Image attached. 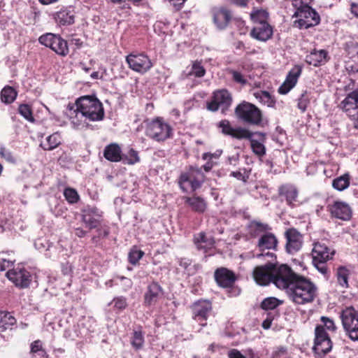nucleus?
Returning <instances> with one entry per match:
<instances>
[{
	"instance_id": "1",
	"label": "nucleus",
	"mask_w": 358,
	"mask_h": 358,
	"mask_svg": "<svg viewBox=\"0 0 358 358\" xmlns=\"http://www.w3.org/2000/svg\"><path fill=\"white\" fill-rule=\"evenodd\" d=\"M74 128L84 127L87 121H99L104 117L101 102L95 96H84L74 103H69L64 111Z\"/></svg>"
},
{
	"instance_id": "2",
	"label": "nucleus",
	"mask_w": 358,
	"mask_h": 358,
	"mask_svg": "<svg viewBox=\"0 0 358 358\" xmlns=\"http://www.w3.org/2000/svg\"><path fill=\"white\" fill-rule=\"evenodd\" d=\"M286 293L295 304L304 305L315 300L317 287L310 279L298 274Z\"/></svg>"
},
{
	"instance_id": "3",
	"label": "nucleus",
	"mask_w": 358,
	"mask_h": 358,
	"mask_svg": "<svg viewBox=\"0 0 358 358\" xmlns=\"http://www.w3.org/2000/svg\"><path fill=\"white\" fill-rule=\"evenodd\" d=\"M310 0H292V5L296 9L294 16L297 20L295 25L299 29H308L319 24V14L309 6Z\"/></svg>"
},
{
	"instance_id": "4",
	"label": "nucleus",
	"mask_w": 358,
	"mask_h": 358,
	"mask_svg": "<svg viewBox=\"0 0 358 358\" xmlns=\"http://www.w3.org/2000/svg\"><path fill=\"white\" fill-rule=\"evenodd\" d=\"M145 135L152 140L162 143L173 136V129L162 117H156L146 124Z\"/></svg>"
},
{
	"instance_id": "5",
	"label": "nucleus",
	"mask_w": 358,
	"mask_h": 358,
	"mask_svg": "<svg viewBox=\"0 0 358 358\" xmlns=\"http://www.w3.org/2000/svg\"><path fill=\"white\" fill-rule=\"evenodd\" d=\"M235 113L238 119L252 125H259L262 121L261 110L254 104L243 102L235 109Z\"/></svg>"
},
{
	"instance_id": "6",
	"label": "nucleus",
	"mask_w": 358,
	"mask_h": 358,
	"mask_svg": "<svg viewBox=\"0 0 358 358\" xmlns=\"http://www.w3.org/2000/svg\"><path fill=\"white\" fill-rule=\"evenodd\" d=\"M297 275L298 274L293 272L288 266L282 264L279 266H276L275 263H273L271 282L278 288L285 289L287 292L291 283L295 280Z\"/></svg>"
},
{
	"instance_id": "7",
	"label": "nucleus",
	"mask_w": 358,
	"mask_h": 358,
	"mask_svg": "<svg viewBox=\"0 0 358 358\" xmlns=\"http://www.w3.org/2000/svg\"><path fill=\"white\" fill-rule=\"evenodd\" d=\"M341 321L345 334L353 341H358V312L352 306L342 311Z\"/></svg>"
},
{
	"instance_id": "8",
	"label": "nucleus",
	"mask_w": 358,
	"mask_h": 358,
	"mask_svg": "<svg viewBox=\"0 0 358 358\" xmlns=\"http://www.w3.org/2000/svg\"><path fill=\"white\" fill-rule=\"evenodd\" d=\"M315 343L313 348L318 358L329 352L332 348V342L322 325H317L315 329Z\"/></svg>"
},
{
	"instance_id": "9",
	"label": "nucleus",
	"mask_w": 358,
	"mask_h": 358,
	"mask_svg": "<svg viewBox=\"0 0 358 358\" xmlns=\"http://www.w3.org/2000/svg\"><path fill=\"white\" fill-rule=\"evenodd\" d=\"M232 98L227 90H220L214 92L211 101L207 103V108L213 112L221 109L224 113L231 105Z\"/></svg>"
},
{
	"instance_id": "10",
	"label": "nucleus",
	"mask_w": 358,
	"mask_h": 358,
	"mask_svg": "<svg viewBox=\"0 0 358 358\" xmlns=\"http://www.w3.org/2000/svg\"><path fill=\"white\" fill-rule=\"evenodd\" d=\"M126 61L131 69L141 73L147 72L152 66L150 59L143 53H131L127 56Z\"/></svg>"
},
{
	"instance_id": "11",
	"label": "nucleus",
	"mask_w": 358,
	"mask_h": 358,
	"mask_svg": "<svg viewBox=\"0 0 358 358\" xmlns=\"http://www.w3.org/2000/svg\"><path fill=\"white\" fill-rule=\"evenodd\" d=\"M6 276L15 286L20 288L28 287L32 280L30 272L20 266L9 270L6 273Z\"/></svg>"
},
{
	"instance_id": "12",
	"label": "nucleus",
	"mask_w": 358,
	"mask_h": 358,
	"mask_svg": "<svg viewBox=\"0 0 358 358\" xmlns=\"http://www.w3.org/2000/svg\"><path fill=\"white\" fill-rule=\"evenodd\" d=\"M102 212L95 206H87L82 210V221L90 229L97 228L101 222Z\"/></svg>"
},
{
	"instance_id": "13",
	"label": "nucleus",
	"mask_w": 358,
	"mask_h": 358,
	"mask_svg": "<svg viewBox=\"0 0 358 358\" xmlns=\"http://www.w3.org/2000/svg\"><path fill=\"white\" fill-rule=\"evenodd\" d=\"M286 238L285 249L289 254H295L302 247L303 236L295 229L291 228L287 229L285 233Z\"/></svg>"
},
{
	"instance_id": "14",
	"label": "nucleus",
	"mask_w": 358,
	"mask_h": 358,
	"mask_svg": "<svg viewBox=\"0 0 358 358\" xmlns=\"http://www.w3.org/2000/svg\"><path fill=\"white\" fill-rule=\"evenodd\" d=\"M212 310L211 303L208 301H198L192 306L193 318L199 322L201 326H205L208 317Z\"/></svg>"
},
{
	"instance_id": "15",
	"label": "nucleus",
	"mask_w": 358,
	"mask_h": 358,
	"mask_svg": "<svg viewBox=\"0 0 358 358\" xmlns=\"http://www.w3.org/2000/svg\"><path fill=\"white\" fill-rule=\"evenodd\" d=\"M273 268V262H268L264 265L255 267L253 271V278L255 282L262 286L271 282Z\"/></svg>"
},
{
	"instance_id": "16",
	"label": "nucleus",
	"mask_w": 358,
	"mask_h": 358,
	"mask_svg": "<svg viewBox=\"0 0 358 358\" xmlns=\"http://www.w3.org/2000/svg\"><path fill=\"white\" fill-rule=\"evenodd\" d=\"M203 182V176L200 175L199 178H195L192 173H183L179 178V185L183 192H188L189 189L192 191L201 187Z\"/></svg>"
},
{
	"instance_id": "17",
	"label": "nucleus",
	"mask_w": 358,
	"mask_h": 358,
	"mask_svg": "<svg viewBox=\"0 0 358 358\" xmlns=\"http://www.w3.org/2000/svg\"><path fill=\"white\" fill-rule=\"evenodd\" d=\"M212 14L214 24L220 30L225 29L232 17L231 11L225 7L213 8Z\"/></svg>"
},
{
	"instance_id": "18",
	"label": "nucleus",
	"mask_w": 358,
	"mask_h": 358,
	"mask_svg": "<svg viewBox=\"0 0 358 358\" xmlns=\"http://www.w3.org/2000/svg\"><path fill=\"white\" fill-rule=\"evenodd\" d=\"M302 67L295 65L287 73L285 80L278 88L280 94H287L296 84L298 78L301 74Z\"/></svg>"
},
{
	"instance_id": "19",
	"label": "nucleus",
	"mask_w": 358,
	"mask_h": 358,
	"mask_svg": "<svg viewBox=\"0 0 358 358\" xmlns=\"http://www.w3.org/2000/svg\"><path fill=\"white\" fill-rule=\"evenodd\" d=\"M335 250L324 243H316L312 250L313 262H327L333 259Z\"/></svg>"
},
{
	"instance_id": "20",
	"label": "nucleus",
	"mask_w": 358,
	"mask_h": 358,
	"mask_svg": "<svg viewBox=\"0 0 358 358\" xmlns=\"http://www.w3.org/2000/svg\"><path fill=\"white\" fill-rule=\"evenodd\" d=\"M338 108L348 116L358 111V89L347 94L345 98L339 103Z\"/></svg>"
},
{
	"instance_id": "21",
	"label": "nucleus",
	"mask_w": 358,
	"mask_h": 358,
	"mask_svg": "<svg viewBox=\"0 0 358 358\" xmlns=\"http://www.w3.org/2000/svg\"><path fill=\"white\" fill-rule=\"evenodd\" d=\"M250 137L244 138L250 141V145L252 152L259 157H262L266 154V148L264 145L265 141V134L262 132H251L249 131Z\"/></svg>"
},
{
	"instance_id": "22",
	"label": "nucleus",
	"mask_w": 358,
	"mask_h": 358,
	"mask_svg": "<svg viewBox=\"0 0 358 358\" xmlns=\"http://www.w3.org/2000/svg\"><path fill=\"white\" fill-rule=\"evenodd\" d=\"M214 275L216 282L222 287H232L236 279L234 272L223 267L217 268Z\"/></svg>"
},
{
	"instance_id": "23",
	"label": "nucleus",
	"mask_w": 358,
	"mask_h": 358,
	"mask_svg": "<svg viewBox=\"0 0 358 358\" xmlns=\"http://www.w3.org/2000/svg\"><path fill=\"white\" fill-rule=\"evenodd\" d=\"M273 34V27L269 23H261L254 26L250 35L257 41L266 42L271 38Z\"/></svg>"
},
{
	"instance_id": "24",
	"label": "nucleus",
	"mask_w": 358,
	"mask_h": 358,
	"mask_svg": "<svg viewBox=\"0 0 358 358\" xmlns=\"http://www.w3.org/2000/svg\"><path fill=\"white\" fill-rule=\"evenodd\" d=\"M219 127L221 128L222 132L224 134L237 139H243L244 138L250 137L249 131L248 129L241 127L234 128L227 120L220 122Z\"/></svg>"
},
{
	"instance_id": "25",
	"label": "nucleus",
	"mask_w": 358,
	"mask_h": 358,
	"mask_svg": "<svg viewBox=\"0 0 358 358\" xmlns=\"http://www.w3.org/2000/svg\"><path fill=\"white\" fill-rule=\"evenodd\" d=\"M329 210L332 216L342 220H349L352 216L351 208L343 201H335L330 206Z\"/></svg>"
},
{
	"instance_id": "26",
	"label": "nucleus",
	"mask_w": 358,
	"mask_h": 358,
	"mask_svg": "<svg viewBox=\"0 0 358 358\" xmlns=\"http://www.w3.org/2000/svg\"><path fill=\"white\" fill-rule=\"evenodd\" d=\"M163 292L161 286L155 282H152L148 286V289L144 296V303L147 306H150L157 303L162 296Z\"/></svg>"
},
{
	"instance_id": "27",
	"label": "nucleus",
	"mask_w": 358,
	"mask_h": 358,
	"mask_svg": "<svg viewBox=\"0 0 358 358\" xmlns=\"http://www.w3.org/2000/svg\"><path fill=\"white\" fill-rule=\"evenodd\" d=\"M328 52L325 50H312L306 57V62L314 66H319L324 64L328 61Z\"/></svg>"
},
{
	"instance_id": "28",
	"label": "nucleus",
	"mask_w": 358,
	"mask_h": 358,
	"mask_svg": "<svg viewBox=\"0 0 358 358\" xmlns=\"http://www.w3.org/2000/svg\"><path fill=\"white\" fill-rule=\"evenodd\" d=\"M278 241L276 236L273 233H265L260 236L258 242L257 248L261 251L265 250H276Z\"/></svg>"
},
{
	"instance_id": "29",
	"label": "nucleus",
	"mask_w": 358,
	"mask_h": 358,
	"mask_svg": "<svg viewBox=\"0 0 358 358\" xmlns=\"http://www.w3.org/2000/svg\"><path fill=\"white\" fill-rule=\"evenodd\" d=\"M194 242L198 250L206 252L214 247L215 240L210 235H206L204 232H200L194 237Z\"/></svg>"
},
{
	"instance_id": "30",
	"label": "nucleus",
	"mask_w": 358,
	"mask_h": 358,
	"mask_svg": "<svg viewBox=\"0 0 358 358\" xmlns=\"http://www.w3.org/2000/svg\"><path fill=\"white\" fill-rule=\"evenodd\" d=\"M75 13L71 8H63L55 15L56 22L60 26L70 25L74 22Z\"/></svg>"
},
{
	"instance_id": "31",
	"label": "nucleus",
	"mask_w": 358,
	"mask_h": 358,
	"mask_svg": "<svg viewBox=\"0 0 358 358\" xmlns=\"http://www.w3.org/2000/svg\"><path fill=\"white\" fill-rule=\"evenodd\" d=\"M104 157L113 162H122V155L120 147L116 143L107 145L103 150Z\"/></svg>"
},
{
	"instance_id": "32",
	"label": "nucleus",
	"mask_w": 358,
	"mask_h": 358,
	"mask_svg": "<svg viewBox=\"0 0 358 358\" xmlns=\"http://www.w3.org/2000/svg\"><path fill=\"white\" fill-rule=\"evenodd\" d=\"M279 189L280 194L285 197L287 203L289 206L293 205L296 201L298 196V191L296 187L292 185L287 184L282 185Z\"/></svg>"
},
{
	"instance_id": "33",
	"label": "nucleus",
	"mask_w": 358,
	"mask_h": 358,
	"mask_svg": "<svg viewBox=\"0 0 358 358\" xmlns=\"http://www.w3.org/2000/svg\"><path fill=\"white\" fill-rule=\"evenodd\" d=\"M250 15L255 25L269 23V13L266 9L254 8Z\"/></svg>"
},
{
	"instance_id": "34",
	"label": "nucleus",
	"mask_w": 358,
	"mask_h": 358,
	"mask_svg": "<svg viewBox=\"0 0 358 358\" xmlns=\"http://www.w3.org/2000/svg\"><path fill=\"white\" fill-rule=\"evenodd\" d=\"M185 203L192 210L199 213H203L207 207L205 200L199 196L187 197Z\"/></svg>"
},
{
	"instance_id": "35",
	"label": "nucleus",
	"mask_w": 358,
	"mask_h": 358,
	"mask_svg": "<svg viewBox=\"0 0 358 358\" xmlns=\"http://www.w3.org/2000/svg\"><path fill=\"white\" fill-rule=\"evenodd\" d=\"M50 49L61 56H66L69 53L67 42L57 34L55 35L54 43H52Z\"/></svg>"
},
{
	"instance_id": "36",
	"label": "nucleus",
	"mask_w": 358,
	"mask_h": 358,
	"mask_svg": "<svg viewBox=\"0 0 358 358\" xmlns=\"http://www.w3.org/2000/svg\"><path fill=\"white\" fill-rule=\"evenodd\" d=\"M254 96L262 104L269 108H275L276 101L274 96L271 95L268 92L259 90L255 92Z\"/></svg>"
},
{
	"instance_id": "37",
	"label": "nucleus",
	"mask_w": 358,
	"mask_h": 358,
	"mask_svg": "<svg viewBox=\"0 0 358 358\" xmlns=\"http://www.w3.org/2000/svg\"><path fill=\"white\" fill-rule=\"evenodd\" d=\"M0 96L1 102L5 104H10L15 101L17 92L14 87L6 85L1 90Z\"/></svg>"
},
{
	"instance_id": "38",
	"label": "nucleus",
	"mask_w": 358,
	"mask_h": 358,
	"mask_svg": "<svg viewBox=\"0 0 358 358\" xmlns=\"http://www.w3.org/2000/svg\"><path fill=\"white\" fill-rule=\"evenodd\" d=\"M61 143V137L58 133H54L46 138V141L41 143L45 150H52Z\"/></svg>"
},
{
	"instance_id": "39",
	"label": "nucleus",
	"mask_w": 358,
	"mask_h": 358,
	"mask_svg": "<svg viewBox=\"0 0 358 358\" xmlns=\"http://www.w3.org/2000/svg\"><path fill=\"white\" fill-rule=\"evenodd\" d=\"M30 355L31 358H47V353L43 349L42 342L40 340L31 343Z\"/></svg>"
},
{
	"instance_id": "40",
	"label": "nucleus",
	"mask_w": 358,
	"mask_h": 358,
	"mask_svg": "<svg viewBox=\"0 0 358 358\" xmlns=\"http://www.w3.org/2000/svg\"><path fill=\"white\" fill-rule=\"evenodd\" d=\"M350 185V176L348 173H345L332 181L333 187L338 191H343L347 189Z\"/></svg>"
},
{
	"instance_id": "41",
	"label": "nucleus",
	"mask_w": 358,
	"mask_h": 358,
	"mask_svg": "<svg viewBox=\"0 0 358 358\" xmlns=\"http://www.w3.org/2000/svg\"><path fill=\"white\" fill-rule=\"evenodd\" d=\"M131 344L136 350H140L143 348L144 344V334L141 329L134 331Z\"/></svg>"
},
{
	"instance_id": "42",
	"label": "nucleus",
	"mask_w": 358,
	"mask_h": 358,
	"mask_svg": "<svg viewBox=\"0 0 358 358\" xmlns=\"http://www.w3.org/2000/svg\"><path fill=\"white\" fill-rule=\"evenodd\" d=\"M206 69L201 64V62L195 61L192 63L190 70L187 73V76H194L196 78H201L204 76Z\"/></svg>"
},
{
	"instance_id": "43",
	"label": "nucleus",
	"mask_w": 358,
	"mask_h": 358,
	"mask_svg": "<svg viewBox=\"0 0 358 358\" xmlns=\"http://www.w3.org/2000/svg\"><path fill=\"white\" fill-rule=\"evenodd\" d=\"M349 270L344 266H340L336 271L337 280L343 287H348Z\"/></svg>"
},
{
	"instance_id": "44",
	"label": "nucleus",
	"mask_w": 358,
	"mask_h": 358,
	"mask_svg": "<svg viewBox=\"0 0 358 358\" xmlns=\"http://www.w3.org/2000/svg\"><path fill=\"white\" fill-rule=\"evenodd\" d=\"M2 322L0 324V331H3L12 327L16 324V319L10 313L4 311Z\"/></svg>"
},
{
	"instance_id": "45",
	"label": "nucleus",
	"mask_w": 358,
	"mask_h": 358,
	"mask_svg": "<svg viewBox=\"0 0 358 358\" xmlns=\"http://www.w3.org/2000/svg\"><path fill=\"white\" fill-rule=\"evenodd\" d=\"M251 228L253 230V236H261L262 234L269 233L271 229L268 224L258 221H253L251 223Z\"/></svg>"
},
{
	"instance_id": "46",
	"label": "nucleus",
	"mask_w": 358,
	"mask_h": 358,
	"mask_svg": "<svg viewBox=\"0 0 358 358\" xmlns=\"http://www.w3.org/2000/svg\"><path fill=\"white\" fill-rule=\"evenodd\" d=\"M140 161V157L138 155V152L134 150L133 148H131L127 154L122 155V162L124 164H129V165H133L136 163H138Z\"/></svg>"
},
{
	"instance_id": "47",
	"label": "nucleus",
	"mask_w": 358,
	"mask_h": 358,
	"mask_svg": "<svg viewBox=\"0 0 358 358\" xmlns=\"http://www.w3.org/2000/svg\"><path fill=\"white\" fill-rule=\"evenodd\" d=\"M282 303V301L275 297H268L261 303V308L264 310H274Z\"/></svg>"
},
{
	"instance_id": "48",
	"label": "nucleus",
	"mask_w": 358,
	"mask_h": 358,
	"mask_svg": "<svg viewBox=\"0 0 358 358\" xmlns=\"http://www.w3.org/2000/svg\"><path fill=\"white\" fill-rule=\"evenodd\" d=\"M18 113L27 121L34 122L35 120L32 114L31 108L28 104H20L18 107Z\"/></svg>"
},
{
	"instance_id": "49",
	"label": "nucleus",
	"mask_w": 358,
	"mask_h": 358,
	"mask_svg": "<svg viewBox=\"0 0 358 358\" xmlns=\"http://www.w3.org/2000/svg\"><path fill=\"white\" fill-rule=\"evenodd\" d=\"M229 73L231 75V78L234 82L238 83L242 86L245 85L248 83V79L243 73L238 70L230 69Z\"/></svg>"
},
{
	"instance_id": "50",
	"label": "nucleus",
	"mask_w": 358,
	"mask_h": 358,
	"mask_svg": "<svg viewBox=\"0 0 358 358\" xmlns=\"http://www.w3.org/2000/svg\"><path fill=\"white\" fill-rule=\"evenodd\" d=\"M143 251L138 249L136 247H134L131 249L129 253V261L131 264L135 265L143 257Z\"/></svg>"
},
{
	"instance_id": "51",
	"label": "nucleus",
	"mask_w": 358,
	"mask_h": 358,
	"mask_svg": "<svg viewBox=\"0 0 358 358\" xmlns=\"http://www.w3.org/2000/svg\"><path fill=\"white\" fill-rule=\"evenodd\" d=\"M0 156L4 159L6 162L10 164L17 163V157L14 155L13 152L6 147H0Z\"/></svg>"
},
{
	"instance_id": "52",
	"label": "nucleus",
	"mask_w": 358,
	"mask_h": 358,
	"mask_svg": "<svg viewBox=\"0 0 358 358\" xmlns=\"http://www.w3.org/2000/svg\"><path fill=\"white\" fill-rule=\"evenodd\" d=\"M64 196L70 203H76L79 200V195L77 191L71 187L64 189Z\"/></svg>"
},
{
	"instance_id": "53",
	"label": "nucleus",
	"mask_w": 358,
	"mask_h": 358,
	"mask_svg": "<svg viewBox=\"0 0 358 358\" xmlns=\"http://www.w3.org/2000/svg\"><path fill=\"white\" fill-rule=\"evenodd\" d=\"M310 103V94L304 91L298 99V108L301 112H305Z\"/></svg>"
},
{
	"instance_id": "54",
	"label": "nucleus",
	"mask_w": 358,
	"mask_h": 358,
	"mask_svg": "<svg viewBox=\"0 0 358 358\" xmlns=\"http://www.w3.org/2000/svg\"><path fill=\"white\" fill-rule=\"evenodd\" d=\"M320 321L322 322V326H323L324 329L328 330L331 332H334L336 330V324L334 320L329 317L322 316L320 318Z\"/></svg>"
},
{
	"instance_id": "55",
	"label": "nucleus",
	"mask_w": 358,
	"mask_h": 358,
	"mask_svg": "<svg viewBox=\"0 0 358 358\" xmlns=\"http://www.w3.org/2000/svg\"><path fill=\"white\" fill-rule=\"evenodd\" d=\"M55 35L56 34L52 33L43 34L39 37L38 41L41 44L50 48L52 45V43H54Z\"/></svg>"
},
{
	"instance_id": "56",
	"label": "nucleus",
	"mask_w": 358,
	"mask_h": 358,
	"mask_svg": "<svg viewBox=\"0 0 358 358\" xmlns=\"http://www.w3.org/2000/svg\"><path fill=\"white\" fill-rule=\"evenodd\" d=\"M327 262H313L317 270L324 275L326 280H328L330 275V272L326 264Z\"/></svg>"
},
{
	"instance_id": "57",
	"label": "nucleus",
	"mask_w": 358,
	"mask_h": 358,
	"mask_svg": "<svg viewBox=\"0 0 358 358\" xmlns=\"http://www.w3.org/2000/svg\"><path fill=\"white\" fill-rule=\"evenodd\" d=\"M111 303H113L115 308L120 310H124L127 306V299L124 296H118L114 298Z\"/></svg>"
},
{
	"instance_id": "58",
	"label": "nucleus",
	"mask_w": 358,
	"mask_h": 358,
	"mask_svg": "<svg viewBox=\"0 0 358 358\" xmlns=\"http://www.w3.org/2000/svg\"><path fill=\"white\" fill-rule=\"evenodd\" d=\"M98 237L99 238H104L108 236L110 233V229L108 225L103 224L102 222L100 225L96 228Z\"/></svg>"
},
{
	"instance_id": "59",
	"label": "nucleus",
	"mask_w": 358,
	"mask_h": 358,
	"mask_svg": "<svg viewBox=\"0 0 358 358\" xmlns=\"http://www.w3.org/2000/svg\"><path fill=\"white\" fill-rule=\"evenodd\" d=\"M230 176H232L236 178L237 180L243 182L244 183H246L248 182V176L242 175V171H232L230 173Z\"/></svg>"
},
{
	"instance_id": "60",
	"label": "nucleus",
	"mask_w": 358,
	"mask_h": 358,
	"mask_svg": "<svg viewBox=\"0 0 358 358\" xmlns=\"http://www.w3.org/2000/svg\"><path fill=\"white\" fill-rule=\"evenodd\" d=\"M13 266V262L7 260L3 257H0V271H5L6 268Z\"/></svg>"
},
{
	"instance_id": "61",
	"label": "nucleus",
	"mask_w": 358,
	"mask_h": 358,
	"mask_svg": "<svg viewBox=\"0 0 358 358\" xmlns=\"http://www.w3.org/2000/svg\"><path fill=\"white\" fill-rule=\"evenodd\" d=\"M229 358H247L237 349H231L228 352Z\"/></svg>"
},
{
	"instance_id": "62",
	"label": "nucleus",
	"mask_w": 358,
	"mask_h": 358,
	"mask_svg": "<svg viewBox=\"0 0 358 358\" xmlns=\"http://www.w3.org/2000/svg\"><path fill=\"white\" fill-rule=\"evenodd\" d=\"M273 317L271 314H267L266 318L262 322V327L264 329H268L271 327Z\"/></svg>"
},
{
	"instance_id": "63",
	"label": "nucleus",
	"mask_w": 358,
	"mask_h": 358,
	"mask_svg": "<svg viewBox=\"0 0 358 358\" xmlns=\"http://www.w3.org/2000/svg\"><path fill=\"white\" fill-rule=\"evenodd\" d=\"M221 154L220 153H210V152H205L203 153L202 158L204 160H211L213 158H217Z\"/></svg>"
},
{
	"instance_id": "64",
	"label": "nucleus",
	"mask_w": 358,
	"mask_h": 358,
	"mask_svg": "<svg viewBox=\"0 0 358 358\" xmlns=\"http://www.w3.org/2000/svg\"><path fill=\"white\" fill-rule=\"evenodd\" d=\"M353 122L354 127L358 129V111L351 113V116H349Z\"/></svg>"
}]
</instances>
